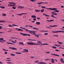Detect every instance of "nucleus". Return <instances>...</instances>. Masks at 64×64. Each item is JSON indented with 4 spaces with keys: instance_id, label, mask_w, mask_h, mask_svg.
I'll list each match as a JSON object with an SVG mask.
<instances>
[{
    "instance_id": "1",
    "label": "nucleus",
    "mask_w": 64,
    "mask_h": 64,
    "mask_svg": "<svg viewBox=\"0 0 64 64\" xmlns=\"http://www.w3.org/2000/svg\"><path fill=\"white\" fill-rule=\"evenodd\" d=\"M21 35H23L24 36H30V35L29 34H23V33L20 32Z\"/></svg>"
},
{
    "instance_id": "2",
    "label": "nucleus",
    "mask_w": 64,
    "mask_h": 64,
    "mask_svg": "<svg viewBox=\"0 0 64 64\" xmlns=\"http://www.w3.org/2000/svg\"><path fill=\"white\" fill-rule=\"evenodd\" d=\"M62 32H64V30L63 31H60V30H58L56 31V32H54V31H52V33H58V32H59V33H61Z\"/></svg>"
},
{
    "instance_id": "3",
    "label": "nucleus",
    "mask_w": 64,
    "mask_h": 64,
    "mask_svg": "<svg viewBox=\"0 0 64 64\" xmlns=\"http://www.w3.org/2000/svg\"><path fill=\"white\" fill-rule=\"evenodd\" d=\"M28 45H37V44H35L33 42H31L28 43Z\"/></svg>"
},
{
    "instance_id": "4",
    "label": "nucleus",
    "mask_w": 64,
    "mask_h": 64,
    "mask_svg": "<svg viewBox=\"0 0 64 64\" xmlns=\"http://www.w3.org/2000/svg\"><path fill=\"white\" fill-rule=\"evenodd\" d=\"M18 8H19V9H23V8H24V6H23V7H22L21 6H18Z\"/></svg>"
},
{
    "instance_id": "5",
    "label": "nucleus",
    "mask_w": 64,
    "mask_h": 64,
    "mask_svg": "<svg viewBox=\"0 0 64 64\" xmlns=\"http://www.w3.org/2000/svg\"><path fill=\"white\" fill-rule=\"evenodd\" d=\"M28 41H30L31 42L36 41V40H35L31 39H28Z\"/></svg>"
},
{
    "instance_id": "6",
    "label": "nucleus",
    "mask_w": 64,
    "mask_h": 64,
    "mask_svg": "<svg viewBox=\"0 0 64 64\" xmlns=\"http://www.w3.org/2000/svg\"><path fill=\"white\" fill-rule=\"evenodd\" d=\"M47 9H50L51 10H57L56 8H46Z\"/></svg>"
},
{
    "instance_id": "7",
    "label": "nucleus",
    "mask_w": 64,
    "mask_h": 64,
    "mask_svg": "<svg viewBox=\"0 0 64 64\" xmlns=\"http://www.w3.org/2000/svg\"><path fill=\"white\" fill-rule=\"evenodd\" d=\"M38 63V64H46V63H45L44 62H40Z\"/></svg>"
},
{
    "instance_id": "8",
    "label": "nucleus",
    "mask_w": 64,
    "mask_h": 64,
    "mask_svg": "<svg viewBox=\"0 0 64 64\" xmlns=\"http://www.w3.org/2000/svg\"><path fill=\"white\" fill-rule=\"evenodd\" d=\"M23 14H27V13H22L21 14H17V15H18V16H21V15H23Z\"/></svg>"
},
{
    "instance_id": "9",
    "label": "nucleus",
    "mask_w": 64,
    "mask_h": 64,
    "mask_svg": "<svg viewBox=\"0 0 64 64\" xmlns=\"http://www.w3.org/2000/svg\"><path fill=\"white\" fill-rule=\"evenodd\" d=\"M51 55H54V56H58V57H59V55H57L56 54H51Z\"/></svg>"
},
{
    "instance_id": "10",
    "label": "nucleus",
    "mask_w": 64,
    "mask_h": 64,
    "mask_svg": "<svg viewBox=\"0 0 64 64\" xmlns=\"http://www.w3.org/2000/svg\"><path fill=\"white\" fill-rule=\"evenodd\" d=\"M9 49H13V50H17V49L14 48L12 47H10Z\"/></svg>"
},
{
    "instance_id": "11",
    "label": "nucleus",
    "mask_w": 64,
    "mask_h": 64,
    "mask_svg": "<svg viewBox=\"0 0 64 64\" xmlns=\"http://www.w3.org/2000/svg\"><path fill=\"white\" fill-rule=\"evenodd\" d=\"M52 14H53V15H57V14L55 12H52L51 13Z\"/></svg>"
},
{
    "instance_id": "12",
    "label": "nucleus",
    "mask_w": 64,
    "mask_h": 64,
    "mask_svg": "<svg viewBox=\"0 0 64 64\" xmlns=\"http://www.w3.org/2000/svg\"><path fill=\"white\" fill-rule=\"evenodd\" d=\"M51 62H52V63H54V59L53 58H52Z\"/></svg>"
},
{
    "instance_id": "13",
    "label": "nucleus",
    "mask_w": 64,
    "mask_h": 64,
    "mask_svg": "<svg viewBox=\"0 0 64 64\" xmlns=\"http://www.w3.org/2000/svg\"><path fill=\"white\" fill-rule=\"evenodd\" d=\"M31 17L32 18H36V16H32Z\"/></svg>"
},
{
    "instance_id": "14",
    "label": "nucleus",
    "mask_w": 64,
    "mask_h": 64,
    "mask_svg": "<svg viewBox=\"0 0 64 64\" xmlns=\"http://www.w3.org/2000/svg\"><path fill=\"white\" fill-rule=\"evenodd\" d=\"M19 43L20 45L22 44L23 45H24V44H23V42H19Z\"/></svg>"
},
{
    "instance_id": "15",
    "label": "nucleus",
    "mask_w": 64,
    "mask_h": 64,
    "mask_svg": "<svg viewBox=\"0 0 64 64\" xmlns=\"http://www.w3.org/2000/svg\"><path fill=\"white\" fill-rule=\"evenodd\" d=\"M36 24L37 25H40V22H36Z\"/></svg>"
},
{
    "instance_id": "16",
    "label": "nucleus",
    "mask_w": 64,
    "mask_h": 64,
    "mask_svg": "<svg viewBox=\"0 0 64 64\" xmlns=\"http://www.w3.org/2000/svg\"><path fill=\"white\" fill-rule=\"evenodd\" d=\"M35 32V31H33L32 32H29V33H33V34H35V32Z\"/></svg>"
},
{
    "instance_id": "17",
    "label": "nucleus",
    "mask_w": 64,
    "mask_h": 64,
    "mask_svg": "<svg viewBox=\"0 0 64 64\" xmlns=\"http://www.w3.org/2000/svg\"><path fill=\"white\" fill-rule=\"evenodd\" d=\"M57 42H58L59 44H63V43L61 42H60L59 41H58Z\"/></svg>"
},
{
    "instance_id": "18",
    "label": "nucleus",
    "mask_w": 64,
    "mask_h": 64,
    "mask_svg": "<svg viewBox=\"0 0 64 64\" xmlns=\"http://www.w3.org/2000/svg\"><path fill=\"white\" fill-rule=\"evenodd\" d=\"M0 22H2V23L3 22H4V23H5V21L4 20H0Z\"/></svg>"
},
{
    "instance_id": "19",
    "label": "nucleus",
    "mask_w": 64,
    "mask_h": 64,
    "mask_svg": "<svg viewBox=\"0 0 64 64\" xmlns=\"http://www.w3.org/2000/svg\"><path fill=\"white\" fill-rule=\"evenodd\" d=\"M40 44L41 45H48V44Z\"/></svg>"
},
{
    "instance_id": "20",
    "label": "nucleus",
    "mask_w": 64,
    "mask_h": 64,
    "mask_svg": "<svg viewBox=\"0 0 64 64\" xmlns=\"http://www.w3.org/2000/svg\"><path fill=\"white\" fill-rule=\"evenodd\" d=\"M26 31H27V32H29V31L30 32H33V31H32V30H26Z\"/></svg>"
},
{
    "instance_id": "21",
    "label": "nucleus",
    "mask_w": 64,
    "mask_h": 64,
    "mask_svg": "<svg viewBox=\"0 0 64 64\" xmlns=\"http://www.w3.org/2000/svg\"><path fill=\"white\" fill-rule=\"evenodd\" d=\"M24 51H25V52H28V50H27V49H25L24 50Z\"/></svg>"
},
{
    "instance_id": "22",
    "label": "nucleus",
    "mask_w": 64,
    "mask_h": 64,
    "mask_svg": "<svg viewBox=\"0 0 64 64\" xmlns=\"http://www.w3.org/2000/svg\"><path fill=\"white\" fill-rule=\"evenodd\" d=\"M0 7L1 8H2V9H3V8H5V7H4V6H0Z\"/></svg>"
},
{
    "instance_id": "23",
    "label": "nucleus",
    "mask_w": 64,
    "mask_h": 64,
    "mask_svg": "<svg viewBox=\"0 0 64 64\" xmlns=\"http://www.w3.org/2000/svg\"><path fill=\"white\" fill-rule=\"evenodd\" d=\"M52 48H54V49H56V48H57V47H56V46H53L52 47Z\"/></svg>"
},
{
    "instance_id": "24",
    "label": "nucleus",
    "mask_w": 64,
    "mask_h": 64,
    "mask_svg": "<svg viewBox=\"0 0 64 64\" xmlns=\"http://www.w3.org/2000/svg\"><path fill=\"white\" fill-rule=\"evenodd\" d=\"M56 26H55V25H54L53 26H51V25H50L49 26V27H56Z\"/></svg>"
},
{
    "instance_id": "25",
    "label": "nucleus",
    "mask_w": 64,
    "mask_h": 64,
    "mask_svg": "<svg viewBox=\"0 0 64 64\" xmlns=\"http://www.w3.org/2000/svg\"><path fill=\"white\" fill-rule=\"evenodd\" d=\"M40 7H42V8H44V9H46V7L45 6H40Z\"/></svg>"
},
{
    "instance_id": "26",
    "label": "nucleus",
    "mask_w": 64,
    "mask_h": 64,
    "mask_svg": "<svg viewBox=\"0 0 64 64\" xmlns=\"http://www.w3.org/2000/svg\"><path fill=\"white\" fill-rule=\"evenodd\" d=\"M40 11H41V12H44V9L42 10H40Z\"/></svg>"
},
{
    "instance_id": "27",
    "label": "nucleus",
    "mask_w": 64,
    "mask_h": 64,
    "mask_svg": "<svg viewBox=\"0 0 64 64\" xmlns=\"http://www.w3.org/2000/svg\"><path fill=\"white\" fill-rule=\"evenodd\" d=\"M35 11H36V12H39L40 11V10H35Z\"/></svg>"
},
{
    "instance_id": "28",
    "label": "nucleus",
    "mask_w": 64,
    "mask_h": 64,
    "mask_svg": "<svg viewBox=\"0 0 64 64\" xmlns=\"http://www.w3.org/2000/svg\"><path fill=\"white\" fill-rule=\"evenodd\" d=\"M16 53L18 54H22L21 52H16Z\"/></svg>"
},
{
    "instance_id": "29",
    "label": "nucleus",
    "mask_w": 64,
    "mask_h": 64,
    "mask_svg": "<svg viewBox=\"0 0 64 64\" xmlns=\"http://www.w3.org/2000/svg\"><path fill=\"white\" fill-rule=\"evenodd\" d=\"M50 60L49 59H46L45 60V61H47V60L48 61V60L49 61Z\"/></svg>"
},
{
    "instance_id": "30",
    "label": "nucleus",
    "mask_w": 64,
    "mask_h": 64,
    "mask_svg": "<svg viewBox=\"0 0 64 64\" xmlns=\"http://www.w3.org/2000/svg\"><path fill=\"white\" fill-rule=\"evenodd\" d=\"M40 4H42L43 3H46V4H47V3L46 2H40Z\"/></svg>"
},
{
    "instance_id": "31",
    "label": "nucleus",
    "mask_w": 64,
    "mask_h": 64,
    "mask_svg": "<svg viewBox=\"0 0 64 64\" xmlns=\"http://www.w3.org/2000/svg\"><path fill=\"white\" fill-rule=\"evenodd\" d=\"M8 26H9V27H13V26L12 25L10 24L8 25Z\"/></svg>"
},
{
    "instance_id": "32",
    "label": "nucleus",
    "mask_w": 64,
    "mask_h": 64,
    "mask_svg": "<svg viewBox=\"0 0 64 64\" xmlns=\"http://www.w3.org/2000/svg\"><path fill=\"white\" fill-rule=\"evenodd\" d=\"M6 15L4 14H2V16H6Z\"/></svg>"
},
{
    "instance_id": "33",
    "label": "nucleus",
    "mask_w": 64,
    "mask_h": 64,
    "mask_svg": "<svg viewBox=\"0 0 64 64\" xmlns=\"http://www.w3.org/2000/svg\"><path fill=\"white\" fill-rule=\"evenodd\" d=\"M45 16H47V17H49V16L48 15H47L46 14H45V15H44Z\"/></svg>"
},
{
    "instance_id": "34",
    "label": "nucleus",
    "mask_w": 64,
    "mask_h": 64,
    "mask_svg": "<svg viewBox=\"0 0 64 64\" xmlns=\"http://www.w3.org/2000/svg\"><path fill=\"white\" fill-rule=\"evenodd\" d=\"M6 43H7V44H12V43H11L8 42H7Z\"/></svg>"
},
{
    "instance_id": "35",
    "label": "nucleus",
    "mask_w": 64,
    "mask_h": 64,
    "mask_svg": "<svg viewBox=\"0 0 64 64\" xmlns=\"http://www.w3.org/2000/svg\"><path fill=\"white\" fill-rule=\"evenodd\" d=\"M12 9H16V8L15 7H13L12 8Z\"/></svg>"
},
{
    "instance_id": "36",
    "label": "nucleus",
    "mask_w": 64,
    "mask_h": 64,
    "mask_svg": "<svg viewBox=\"0 0 64 64\" xmlns=\"http://www.w3.org/2000/svg\"><path fill=\"white\" fill-rule=\"evenodd\" d=\"M39 61V60H37L35 62V63H38V62Z\"/></svg>"
},
{
    "instance_id": "37",
    "label": "nucleus",
    "mask_w": 64,
    "mask_h": 64,
    "mask_svg": "<svg viewBox=\"0 0 64 64\" xmlns=\"http://www.w3.org/2000/svg\"><path fill=\"white\" fill-rule=\"evenodd\" d=\"M12 4H14V5H16V4H15L13 2H12Z\"/></svg>"
},
{
    "instance_id": "38",
    "label": "nucleus",
    "mask_w": 64,
    "mask_h": 64,
    "mask_svg": "<svg viewBox=\"0 0 64 64\" xmlns=\"http://www.w3.org/2000/svg\"><path fill=\"white\" fill-rule=\"evenodd\" d=\"M54 21V20H50V22H52V21Z\"/></svg>"
},
{
    "instance_id": "39",
    "label": "nucleus",
    "mask_w": 64,
    "mask_h": 64,
    "mask_svg": "<svg viewBox=\"0 0 64 64\" xmlns=\"http://www.w3.org/2000/svg\"><path fill=\"white\" fill-rule=\"evenodd\" d=\"M0 40H4V38H0Z\"/></svg>"
},
{
    "instance_id": "40",
    "label": "nucleus",
    "mask_w": 64,
    "mask_h": 64,
    "mask_svg": "<svg viewBox=\"0 0 64 64\" xmlns=\"http://www.w3.org/2000/svg\"><path fill=\"white\" fill-rule=\"evenodd\" d=\"M12 4H9L8 5V6H12Z\"/></svg>"
},
{
    "instance_id": "41",
    "label": "nucleus",
    "mask_w": 64,
    "mask_h": 64,
    "mask_svg": "<svg viewBox=\"0 0 64 64\" xmlns=\"http://www.w3.org/2000/svg\"><path fill=\"white\" fill-rule=\"evenodd\" d=\"M11 55H12V56H15V54H11Z\"/></svg>"
},
{
    "instance_id": "42",
    "label": "nucleus",
    "mask_w": 64,
    "mask_h": 64,
    "mask_svg": "<svg viewBox=\"0 0 64 64\" xmlns=\"http://www.w3.org/2000/svg\"><path fill=\"white\" fill-rule=\"evenodd\" d=\"M35 36H36L37 37H39V35H37V34H36Z\"/></svg>"
},
{
    "instance_id": "43",
    "label": "nucleus",
    "mask_w": 64,
    "mask_h": 64,
    "mask_svg": "<svg viewBox=\"0 0 64 64\" xmlns=\"http://www.w3.org/2000/svg\"><path fill=\"white\" fill-rule=\"evenodd\" d=\"M63 60V58H61L60 59V61H61Z\"/></svg>"
},
{
    "instance_id": "44",
    "label": "nucleus",
    "mask_w": 64,
    "mask_h": 64,
    "mask_svg": "<svg viewBox=\"0 0 64 64\" xmlns=\"http://www.w3.org/2000/svg\"><path fill=\"white\" fill-rule=\"evenodd\" d=\"M30 58H32V59H33V58H34V56H31Z\"/></svg>"
},
{
    "instance_id": "45",
    "label": "nucleus",
    "mask_w": 64,
    "mask_h": 64,
    "mask_svg": "<svg viewBox=\"0 0 64 64\" xmlns=\"http://www.w3.org/2000/svg\"><path fill=\"white\" fill-rule=\"evenodd\" d=\"M33 20H34V21H36V18H34L33 19Z\"/></svg>"
},
{
    "instance_id": "46",
    "label": "nucleus",
    "mask_w": 64,
    "mask_h": 64,
    "mask_svg": "<svg viewBox=\"0 0 64 64\" xmlns=\"http://www.w3.org/2000/svg\"><path fill=\"white\" fill-rule=\"evenodd\" d=\"M46 53H50V52H46Z\"/></svg>"
},
{
    "instance_id": "47",
    "label": "nucleus",
    "mask_w": 64,
    "mask_h": 64,
    "mask_svg": "<svg viewBox=\"0 0 64 64\" xmlns=\"http://www.w3.org/2000/svg\"><path fill=\"white\" fill-rule=\"evenodd\" d=\"M44 35H48V33H45L44 34Z\"/></svg>"
},
{
    "instance_id": "48",
    "label": "nucleus",
    "mask_w": 64,
    "mask_h": 64,
    "mask_svg": "<svg viewBox=\"0 0 64 64\" xmlns=\"http://www.w3.org/2000/svg\"><path fill=\"white\" fill-rule=\"evenodd\" d=\"M18 31H20V29L18 28Z\"/></svg>"
},
{
    "instance_id": "49",
    "label": "nucleus",
    "mask_w": 64,
    "mask_h": 64,
    "mask_svg": "<svg viewBox=\"0 0 64 64\" xmlns=\"http://www.w3.org/2000/svg\"><path fill=\"white\" fill-rule=\"evenodd\" d=\"M55 50L56 51H59V50Z\"/></svg>"
},
{
    "instance_id": "50",
    "label": "nucleus",
    "mask_w": 64,
    "mask_h": 64,
    "mask_svg": "<svg viewBox=\"0 0 64 64\" xmlns=\"http://www.w3.org/2000/svg\"><path fill=\"white\" fill-rule=\"evenodd\" d=\"M24 27H28V26L26 25V26H24Z\"/></svg>"
},
{
    "instance_id": "51",
    "label": "nucleus",
    "mask_w": 64,
    "mask_h": 64,
    "mask_svg": "<svg viewBox=\"0 0 64 64\" xmlns=\"http://www.w3.org/2000/svg\"><path fill=\"white\" fill-rule=\"evenodd\" d=\"M61 62H62V63H64V62L63 61V60H62L61 61Z\"/></svg>"
},
{
    "instance_id": "52",
    "label": "nucleus",
    "mask_w": 64,
    "mask_h": 64,
    "mask_svg": "<svg viewBox=\"0 0 64 64\" xmlns=\"http://www.w3.org/2000/svg\"><path fill=\"white\" fill-rule=\"evenodd\" d=\"M12 42H13V43H16V42H15L14 41H12Z\"/></svg>"
},
{
    "instance_id": "53",
    "label": "nucleus",
    "mask_w": 64,
    "mask_h": 64,
    "mask_svg": "<svg viewBox=\"0 0 64 64\" xmlns=\"http://www.w3.org/2000/svg\"><path fill=\"white\" fill-rule=\"evenodd\" d=\"M0 42H2V43H3L4 42L2 41L1 40H0Z\"/></svg>"
},
{
    "instance_id": "54",
    "label": "nucleus",
    "mask_w": 64,
    "mask_h": 64,
    "mask_svg": "<svg viewBox=\"0 0 64 64\" xmlns=\"http://www.w3.org/2000/svg\"><path fill=\"white\" fill-rule=\"evenodd\" d=\"M37 19H40V18H37Z\"/></svg>"
},
{
    "instance_id": "55",
    "label": "nucleus",
    "mask_w": 64,
    "mask_h": 64,
    "mask_svg": "<svg viewBox=\"0 0 64 64\" xmlns=\"http://www.w3.org/2000/svg\"><path fill=\"white\" fill-rule=\"evenodd\" d=\"M11 38H12V39H14V38H13V37H10Z\"/></svg>"
},
{
    "instance_id": "56",
    "label": "nucleus",
    "mask_w": 64,
    "mask_h": 64,
    "mask_svg": "<svg viewBox=\"0 0 64 64\" xmlns=\"http://www.w3.org/2000/svg\"><path fill=\"white\" fill-rule=\"evenodd\" d=\"M46 21H48V22H50V20H47Z\"/></svg>"
},
{
    "instance_id": "57",
    "label": "nucleus",
    "mask_w": 64,
    "mask_h": 64,
    "mask_svg": "<svg viewBox=\"0 0 64 64\" xmlns=\"http://www.w3.org/2000/svg\"><path fill=\"white\" fill-rule=\"evenodd\" d=\"M8 64H11V63L10 62H8Z\"/></svg>"
},
{
    "instance_id": "58",
    "label": "nucleus",
    "mask_w": 64,
    "mask_h": 64,
    "mask_svg": "<svg viewBox=\"0 0 64 64\" xmlns=\"http://www.w3.org/2000/svg\"><path fill=\"white\" fill-rule=\"evenodd\" d=\"M5 54H7V52H5Z\"/></svg>"
},
{
    "instance_id": "59",
    "label": "nucleus",
    "mask_w": 64,
    "mask_h": 64,
    "mask_svg": "<svg viewBox=\"0 0 64 64\" xmlns=\"http://www.w3.org/2000/svg\"><path fill=\"white\" fill-rule=\"evenodd\" d=\"M56 12H59V11L57 10H56Z\"/></svg>"
},
{
    "instance_id": "60",
    "label": "nucleus",
    "mask_w": 64,
    "mask_h": 64,
    "mask_svg": "<svg viewBox=\"0 0 64 64\" xmlns=\"http://www.w3.org/2000/svg\"><path fill=\"white\" fill-rule=\"evenodd\" d=\"M22 52H24V53H25V52H26L25 51H24H24H22Z\"/></svg>"
},
{
    "instance_id": "61",
    "label": "nucleus",
    "mask_w": 64,
    "mask_h": 64,
    "mask_svg": "<svg viewBox=\"0 0 64 64\" xmlns=\"http://www.w3.org/2000/svg\"><path fill=\"white\" fill-rule=\"evenodd\" d=\"M6 49H3V50H4V51H6Z\"/></svg>"
},
{
    "instance_id": "62",
    "label": "nucleus",
    "mask_w": 64,
    "mask_h": 64,
    "mask_svg": "<svg viewBox=\"0 0 64 64\" xmlns=\"http://www.w3.org/2000/svg\"><path fill=\"white\" fill-rule=\"evenodd\" d=\"M35 29H36V30H38V28H35Z\"/></svg>"
},
{
    "instance_id": "63",
    "label": "nucleus",
    "mask_w": 64,
    "mask_h": 64,
    "mask_svg": "<svg viewBox=\"0 0 64 64\" xmlns=\"http://www.w3.org/2000/svg\"><path fill=\"white\" fill-rule=\"evenodd\" d=\"M56 37H58V35H56Z\"/></svg>"
},
{
    "instance_id": "64",
    "label": "nucleus",
    "mask_w": 64,
    "mask_h": 64,
    "mask_svg": "<svg viewBox=\"0 0 64 64\" xmlns=\"http://www.w3.org/2000/svg\"><path fill=\"white\" fill-rule=\"evenodd\" d=\"M62 56H64V54H62Z\"/></svg>"
}]
</instances>
